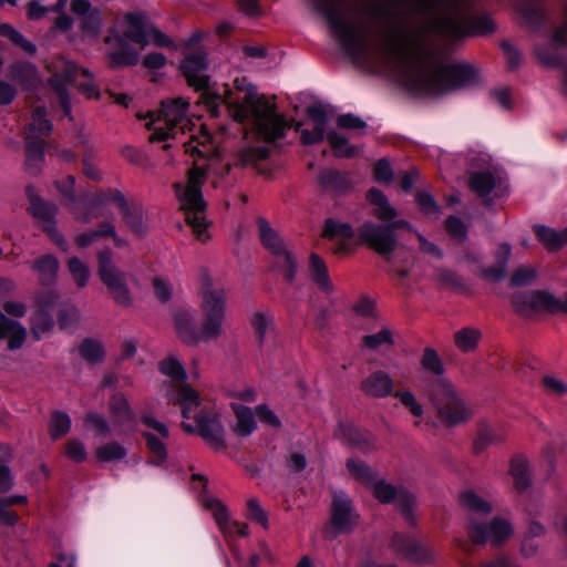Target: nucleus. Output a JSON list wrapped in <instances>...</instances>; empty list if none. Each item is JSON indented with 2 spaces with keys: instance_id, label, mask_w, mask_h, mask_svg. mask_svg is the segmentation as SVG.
<instances>
[{
  "instance_id": "f257e3e1",
  "label": "nucleus",
  "mask_w": 567,
  "mask_h": 567,
  "mask_svg": "<svg viewBox=\"0 0 567 567\" xmlns=\"http://www.w3.org/2000/svg\"><path fill=\"white\" fill-rule=\"evenodd\" d=\"M329 23L346 53L358 64L382 66L399 76L411 91L442 95L475 83L476 70L467 63L443 64L427 52L420 37L402 24L413 13L433 16L431 27L447 37L461 34L455 7L444 9L441 0H379L370 8L374 22L383 24L379 42H369L355 24L342 17V0H309Z\"/></svg>"
},
{
  "instance_id": "f03ea898",
  "label": "nucleus",
  "mask_w": 567,
  "mask_h": 567,
  "mask_svg": "<svg viewBox=\"0 0 567 567\" xmlns=\"http://www.w3.org/2000/svg\"><path fill=\"white\" fill-rule=\"evenodd\" d=\"M214 116L217 105L228 106L231 116L243 123L251 121L257 134L265 141H275L284 136L286 122L276 113L275 105L265 96L259 95L255 85L246 78H236L234 86L225 87L223 95L206 94L203 96Z\"/></svg>"
},
{
  "instance_id": "7ed1b4c3",
  "label": "nucleus",
  "mask_w": 567,
  "mask_h": 567,
  "mask_svg": "<svg viewBox=\"0 0 567 567\" xmlns=\"http://www.w3.org/2000/svg\"><path fill=\"white\" fill-rule=\"evenodd\" d=\"M200 311L203 322L199 328L195 326V316L190 310H179L174 316L176 332L185 344L196 346L223 336L226 320L225 289L205 284L200 291Z\"/></svg>"
},
{
  "instance_id": "20e7f679",
  "label": "nucleus",
  "mask_w": 567,
  "mask_h": 567,
  "mask_svg": "<svg viewBox=\"0 0 567 567\" xmlns=\"http://www.w3.org/2000/svg\"><path fill=\"white\" fill-rule=\"evenodd\" d=\"M460 504L466 512V532L474 544L501 545L514 534L512 523L505 518L496 517L486 523L484 517L492 512V505L473 491H465L460 495Z\"/></svg>"
},
{
  "instance_id": "39448f33",
  "label": "nucleus",
  "mask_w": 567,
  "mask_h": 567,
  "mask_svg": "<svg viewBox=\"0 0 567 567\" xmlns=\"http://www.w3.org/2000/svg\"><path fill=\"white\" fill-rule=\"evenodd\" d=\"M347 468L352 476L372 491L379 502L384 504L394 503L406 524L415 525L414 508L416 506V498L411 492L403 487H395L379 477L378 473L363 462L349 458L347 461Z\"/></svg>"
},
{
  "instance_id": "423d86ee",
  "label": "nucleus",
  "mask_w": 567,
  "mask_h": 567,
  "mask_svg": "<svg viewBox=\"0 0 567 567\" xmlns=\"http://www.w3.org/2000/svg\"><path fill=\"white\" fill-rule=\"evenodd\" d=\"M205 179L206 173L204 168L194 164L188 171L186 178L175 185L181 207L186 215V221L192 226L196 238L202 243L207 241L209 238L206 230V202L202 194V186Z\"/></svg>"
},
{
  "instance_id": "0eeeda50",
  "label": "nucleus",
  "mask_w": 567,
  "mask_h": 567,
  "mask_svg": "<svg viewBox=\"0 0 567 567\" xmlns=\"http://www.w3.org/2000/svg\"><path fill=\"white\" fill-rule=\"evenodd\" d=\"M188 107L189 103L185 99L177 97L162 102V107L156 114L150 112L138 117L140 120L150 118L146 126L154 131L150 137L151 141H166L192 130Z\"/></svg>"
},
{
  "instance_id": "6e6552de",
  "label": "nucleus",
  "mask_w": 567,
  "mask_h": 567,
  "mask_svg": "<svg viewBox=\"0 0 567 567\" xmlns=\"http://www.w3.org/2000/svg\"><path fill=\"white\" fill-rule=\"evenodd\" d=\"M51 84L59 94L60 103L65 116L71 115V103L65 91V85L75 86L82 94L91 99H97L99 89L94 83L92 73L76 66L72 62L60 60L54 66Z\"/></svg>"
},
{
  "instance_id": "1a4fd4ad",
  "label": "nucleus",
  "mask_w": 567,
  "mask_h": 567,
  "mask_svg": "<svg viewBox=\"0 0 567 567\" xmlns=\"http://www.w3.org/2000/svg\"><path fill=\"white\" fill-rule=\"evenodd\" d=\"M430 395L439 419L449 426L465 423L473 415L472 408L447 379L441 378L433 384Z\"/></svg>"
},
{
  "instance_id": "9d476101",
  "label": "nucleus",
  "mask_w": 567,
  "mask_h": 567,
  "mask_svg": "<svg viewBox=\"0 0 567 567\" xmlns=\"http://www.w3.org/2000/svg\"><path fill=\"white\" fill-rule=\"evenodd\" d=\"M97 260L100 279L107 287L113 300L121 307H131L133 297L126 284V275L115 266L111 251H100Z\"/></svg>"
},
{
  "instance_id": "9b49d317",
  "label": "nucleus",
  "mask_w": 567,
  "mask_h": 567,
  "mask_svg": "<svg viewBox=\"0 0 567 567\" xmlns=\"http://www.w3.org/2000/svg\"><path fill=\"white\" fill-rule=\"evenodd\" d=\"M512 303L515 310L524 316L537 312L567 313V295L564 300H560L544 290L515 293L512 297Z\"/></svg>"
},
{
  "instance_id": "f8f14e48",
  "label": "nucleus",
  "mask_w": 567,
  "mask_h": 567,
  "mask_svg": "<svg viewBox=\"0 0 567 567\" xmlns=\"http://www.w3.org/2000/svg\"><path fill=\"white\" fill-rule=\"evenodd\" d=\"M127 30L124 35L133 42L146 47L151 43L162 48H173L174 42L155 25L146 22L142 13L125 14Z\"/></svg>"
},
{
  "instance_id": "ddd939ff",
  "label": "nucleus",
  "mask_w": 567,
  "mask_h": 567,
  "mask_svg": "<svg viewBox=\"0 0 567 567\" xmlns=\"http://www.w3.org/2000/svg\"><path fill=\"white\" fill-rule=\"evenodd\" d=\"M402 227L412 229V226L405 220L393 221L391 228L367 221L360 227V238L378 254L389 257L396 247L394 230Z\"/></svg>"
},
{
  "instance_id": "4468645a",
  "label": "nucleus",
  "mask_w": 567,
  "mask_h": 567,
  "mask_svg": "<svg viewBox=\"0 0 567 567\" xmlns=\"http://www.w3.org/2000/svg\"><path fill=\"white\" fill-rule=\"evenodd\" d=\"M258 228L262 245L274 255L278 267H281L284 270L285 278L288 281H292L296 277L297 264L291 254L286 249L282 239L265 219L258 220Z\"/></svg>"
},
{
  "instance_id": "2eb2a0df",
  "label": "nucleus",
  "mask_w": 567,
  "mask_h": 567,
  "mask_svg": "<svg viewBox=\"0 0 567 567\" xmlns=\"http://www.w3.org/2000/svg\"><path fill=\"white\" fill-rule=\"evenodd\" d=\"M330 523L336 534L351 533L360 523L353 501L344 491L333 493Z\"/></svg>"
},
{
  "instance_id": "dca6fc26",
  "label": "nucleus",
  "mask_w": 567,
  "mask_h": 567,
  "mask_svg": "<svg viewBox=\"0 0 567 567\" xmlns=\"http://www.w3.org/2000/svg\"><path fill=\"white\" fill-rule=\"evenodd\" d=\"M14 483L11 470L6 464H0V524L13 526L18 522V515L8 509V507L27 504L28 497L22 494L4 495L9 492Z\"/></svg>"
},
{
  "instance_id": "f3484780",
  "label": "nucleus",
  "mask_w": 567,
  "mask_h": 567,
  "mask_svg": "<svg viewBox=\"0 0 567 567\" xmlns=\"http://www.w3.org/2000/svg\"><path fill=\"white\" fill-rule=\"evenodd\" d=\"M145 429L143 436L150 452L157 458L158 463H163L167 458V441L169 439L168 427L153 416L145 415L142 419Z\"/></svg>"
},
{
  "instance_id": "a211bd4d",
  "label": "nucleus",
  "mask_w": 567,
  "mask_h": 567,
  "mask_svg": "<svg viewBox=\"0 0 567 567\" xmlns=\"http://www.w3.org/2000/svg\"><path fill=\"white\" fill-rule=\"evenodd\" d=\"M30 210L53 243L63 251H66L68 244L55 226L54 217L56 215V207L47 203L42 198L34 196L31 198Z\"/></svg>"
},
{
  "instance_id": "6ab92c4d",
  "label": "nucleus",
  "mask_w": 567,
  "mask_h": 567,
  "mask_svg": "<svg viewBox=\"0 0 567 567\" xmlns=\"http://www.w3.org/2000/svg\"><path fill=\"white\" fill-rule=\"evenodd\" d=\"M392 547L400 556L413 564H429L435 557L433 549L429 546L402 534L394 535Z\"/></svg>"
},
{
  "instance_id": "aec40b11",
  "label": "nucleus",
  "mask_w": 567,
  "mask_h": 567,
  "mask_svg": "<svg viewBox=\"0 0 567 567\" xmlns=\"http://www.w3.org/2000/svg\"><path fill=\"white\" fill-rule=\"evenodd\" d=\"M202 506L214 517L218 528L224 534H230L235 529L240 536H247V526L239 523H230L226 506L216 497L205 495L200 499Z\"/></svg>"
},
{
  "instance_id": "412c9836",
  "label": "nucleus",
  "mask_w": 567,
  "mask_h": 567,
  "mask_svg": "<svg viewBox=\"0 0 567 567\" xmlns=\"http://www.w3.org/2000/svg\"><path fill=\"white\" fill-rule=\"evenodd\" d=\"M207 58L204 52L188 54L182 62V70L189 85L204 90L208 85Z\"/></svg>"
},
{
  "instance_id": "4be33fe9",
  "label": "nucleus",
  "mask_w": 567,
  "mask_h": 567,
  "mask_svg": "<svg viewBox=\"0 0 567 567\" xmlns=\"http://www.w3.org/2000/svg\"><path fill=\"white\" fill-rule=\"evenodd\" d=\"M71 11L81 18V32L84 37L96 38L102 28V17L87 0H72Z\"/></svg>"
},
{
  "instance_id": "5701e85b",
  "label": "nucleus",
  "mask_w": 567,
  "mask_h": 567,
  "mask_svg": "<svg viewBox=\"0 0 567 567\" xmlns=\"http://www.w3.org/2000/svg\"><path fill=\"white\" fill-rule=\"evenodd\" d=\"M307 116L312 124V130L301 128L300 125L297 130L300 132L302 143L310 145L324 138L328 114L323 105H313L308 107Z\"/></svg>"
},
{
  "instance_id": "b1692460",
  "label": "nucleus",
  "mask_w": 567,
  "mask_h": 567,
  "mask_svg": "<svg viewBox=\"0 0 567 567\" xmlns=\"http://www.w3.org/2000/svg\"><path fill=\"white\" fill-rule=\"evenodd\" d=\"M364 394L372 398H386L393 391V380L389 373L382 370L370 373L361 383Z\"/></svg>"
},
{
  "instance_id": "393cba45",
  "label": "nucleus",
  "mask_w": 567,
  "mask_h": 567,
  "mask_svg": "<svg viewBox=\"0 0 567 567\" xmlns=\"http://www.w3.org/2000/svg\"><path fill=\"white\" fill-rule=\"evenodd\" d=\"M168 388V385H164L163 388L168 401L182 408L184 419L192 417V413L199 406L198 393L186 384V382L181 384V389L176 392H171Z\"/></svg>"
},
{
  "instance_id": "a878e982",
  "label": "nucleus",
  "mask_w": 567,
  "mask_h": 567,
  "mask_svg": "<svg viewBox=\"0 0 567 567\" xmlns=\"http://www.w3.org/2000/svg\"><path fill=\"white\" fill-rule=\"evenodd\" d=\"M195 421L200 436L212 447L216 450L225 447L224 429L217 419L202 415L195 417Z\"/></svg>"
},
{
  "instance_id": "bb28decb",
  "label": "nucleus",
  "mask_w": 567,
  "mask_h": 567,
  "mask_svg": "<svg viewBox=\"0 0 567 567\" xmlns=\"http://www.w3.org/2000/svg\"><path fill=\"white\" fill-rule=\"evenodd\" d=\"M105 43L109 45L116 43L118 45V49L111 50L109 53L115 65H135L138 63L140 54L120 35L107 37Z\"/></svg>"
},
{
  "instance_id": "cd10ccee",
  "label": "nucleus",
  "mask_w": 567,
  "mask_h": 567,
  "mask_svg": "<svg viewBox=\"0 0 567 567\" xmlns=\"http://www.w3.org/2000/svg\"><path fill=\"white\" fill-rule=\"evenodd\" d=\"M309 276L321 291L326 293L333 291L334 287L329 277L328 267L324 260L317 254H311L310 256Z\"/></svg>"
},
{
  "instance_id": "c85d7f7f",
  "label": "nucleus",
  "mask_w": 567,
  "mask_h": 567,
  "mask_svg": "<svg viewBox=\"0 0 567 567\" xmlns=\"http://www.w3.org/2000/svg\"><path fill=\"white\" fill-rule=\"evenodd\" d=\"M231 408L236 415V423L233 427L234 432L241 437H247L257 429V422L250 408L239 403H231Z\"/></svg>"
},
{
  "instance_id": "c756f323",
  "label": "nucleus",
  "mask_w": 567,
  "mask_h": 567,
  "mask_svg": "<svg viewBox=\"0 0 567 567\" xmlns=\"http://www.w3.org/2000/svg\"><path fill=\"white\" fill-rule=\"evenodd\" d=\"M534 231L539 241L549 251L558 250L567 244V228L563 231H558L545 225H535Z\"/></svg>"
},
{
  "instance_id": "7c9ffc66",
  "label": "nucleus",
  "mask_w": 567,
  "mask_h": 567,
  "mask_svg": "<svg viewBox=\"0 0 567 567\" xmlns=\"http://www.w3.org/2000/svg\"><path fill=\"white\" fill-rule=\"evenodd\" d=\"M369 202L374 206L373 214L383 221H393L396 217V210L390 205L386 196L379 189L372 188L368 193Z\"/></svg>"
},
{
  "instance_id": "2f4dec72",
  "label": "nucleus",
  "mask_w": 567,
  "mask_h": 567,
  "mask_svg": "<svg viewBox=\"0 0 567 567\" xmlns=\"http://www.w3.org/2000/svg\"><path fill=\"white\" fill-rule=\"evenodd\" d=\"M509 474L514 480L516 489L523 492L529 487L532 483L530 471L528 461L524 456L518 455L512 458Z\"/></svg>"
},
{
  "instance_id": "473e14b6",
  "label": "nucleus",
  "mask_w": 567,
  "mask_h": 567,
  "mask_svg": "<svg viewBox=\"0 0 567 567\" xmlns=\"http://www.w3.org/2000/svg\"><path fill=\"white\" fill-rule=\"evenodd\" d=\"M11 76L27 90L35 87L40 82L35 66L30 63L12 66Z\"/></svg>"
},
{
  "instance_id": "72a5a7b5",
  "label": "nucleus",
  "mask_w": 567,
  "mask_h": 567,
  "mask_svg": "<svg viewBox=\"0 0 567 567\" xmlns=\"http://www.w3.org/2000/svg\"><path fill=\"white\" fill-rule=\"evenodd\" d=\"M52 128V123L45 117V110L38 107L32 113V123L29 125L27 140H38L51 133Z\"/></svg>"
},
{
  "instance_id": "f704fd0d",
  "label": "nucleus",
  "mask_w": 567,
  "mask_h": 567,
  "mask_svg": "<svg viewBox=\"0 0 567 567\" xmlns=\"http://www.w3.org/2000/svg\"><path fill=\"white\" fill-rule=\"evenodd\" d=\"M482 333L473 327L460 329L454 334V342L462 352H472L476 349Z\"/></svg>"
},
{
  "instance_id": "c9c22d12",
  "label": "nucleus",
  "mask_w": 567,
  "mask_h": 567,
  "mask_svg": "<svg viewBox=\"0 0 567 567\" xmlns=\"http://www.w3.org/2000/svg\"><path fill=\"white\" fill-rule=\"evenodd\" d=\"M326 238L336 240H347L354 236L353 227L340 220L329 218L324 221L323 234Z\"/></svg>"
},
{
  "instance_id": "e433bc0d",
  "label": "nucleus",
  "mask_w": 567,
  "mask_h": 567,
  "mask_svg": "<svg viewBox=\"0 0 567 567\" xmlns=\"http://www.w3.org/2000/svg\"><path fill=\"white\" fill-rule=\"evenodd\" d=\"M159 371L179 384H184L187 380L184 365L174 354L168 355L159 362Z\"/></svg>"
},
{
  "instance_id": "4c0bfd02",
  "label": "nucleus",
  "mask_w": 567,
  "mask_h": 567,
  "mask_svg": "<svg viewBox=\"0 0 567 567\" xmlns=\"http://www.w3.org/2000/svg\"><path fill=\"white\" fill-rule=\"evenodd\" d=\"M126 454V449L117 442L105 443L95 450L96 458L103 463L122 461Z\"/></svg>"
},
{
  "instance_id": "58836bf2",
  "label": "nucleus",
  "mask_w": 567,
  "mask_h": 567,
  "mask_svg": "<svg viewBox=\"0 0 567 567\" xmlns=\"http://www.w3.org/2000/svg\"><path fill=\"white\" fill-rule=\"evenodd\" d=\"M53 318L43 309L33 313L31 317V333L35 340H40L44 334L53 329Z\"/></svg>"
},
{
  "instance_id": "ea45409f",
  "label": "nucleus",
  "mask_w": 567,
  "mask_h": 567,
  "mask_svg": "<svg viewBox=\"0 0 567 567\" xmlns=\"http://www.w3.org/2000/svg\"><path fill=\"white\" fill-rule=\"evenodd\" d=\"M327 138L333 148L334 155L340 157H352L357 154L358 148L348 142V138L337 132L331 131L328 133Z\"/></svg>"
},
{
  "instance_id": "a19ab883",
  "label": "nucleus",
  "mask_w": 567,
  "mask_h": 567,
  "mask_svg": "<svg viewBox=\"0 0 567 567\" xmlns=\"http://www.w3.org/2000/svg\"><path fill=\"white\" fill-rule=\"evenodd\" d=\"M495 177L491 173L474 174L470 179V186L481 197L488 196L495 188Z\"/></svg>"
},
{
  "instance_id": "79ce46f5",
  "label": "nucleus",
  "mask_w": 567,
  "mask_h": 567,
  "mask_svg": "<svg viewBox=\"0 0 567 567\" xmlns=\"http://www.w3.org/2000/svg\"><path fill=\"white\" fill-rule=\"evenodd\" d=\"M250 323L257 334L259 343H262L268 332L272 329L274 318L268 313L256 311L250 317Z\"/></svg>"
},
{
  "instance_id": "37998d69",
  "label": "nucleus",
  "mask_w": 567,
  "mask_h": 567,
  "mask_svg": "<svg viewBox=\"0 0 567 567\" xmlns=\"http://www.w3.org/2000/svg\"><path fill=\"white\" fill-rule=\"evenodd\" d=\"M59 267V260L52 255L40 258L33 265V269L38 271L41 280H51L55 278Z\"/></svg>"
},
{
  "instance_id": "c03bdc74",
  "label": "nucleus",
  "mask_w": 567,
  "mask_h": 567,
  "mask_svg": "<svg viewBox=\"0 0 567 567\" xmlns=\"http://www.w3.org/2000/svg\"><path fill=\"white\" fill-rule=\"evenodd\" d=\"M502 441L503 436L496 430L489 426H483L480 429L477 437L475 439L474 449L480 453Z\"/></svg>"
},
{
  "instance_id": "a18cd8bd",
  "label": "nucleus",
  "mask_w": 567,
  "mask_h": 567,
  "mask_svg": "<svg viewBox=\"0 0 567 567\" xmlns=\"http://www.w3.org/2000/svg\"><path fill=\"white\" fill-rule=\"evenodd\" d=\"M79 350L82 358L91 363L101 362L105 355L102 343L94 339L84 340Z\"/></svg>"
},
{
  "instance_id": "49530a36",
  "label": "nucleus",
  "mask_w": 567,
  "mask_h": 567,
  "mask_svg": "<svg viewBox=\"0 0 567 567\" xmlns=\"http://www.w3.org/2000/svg\"><path fill=\"white\" fill-rule=\"evenodd\" d=\"M71 419L65 412L56 411L50 420V435L52 439H60L69 433Z\"/></svg>"
},
{
  "instance_id": "de8ad7c7",
  "label": "nucleus",
  "mask_w": 567,
  "mask_h": 567,
  "mask_svg": "<svg viewBox=\"0 0 567 567\" xmlns=\"http://www.w3.org/2000/svg\"><path fill=\"white\" fill-rule=\"evenodd\" d=\"M68 268L79 288L87 285L91 272L85 262L78 257H72L68 262Z\"/></svg>"
},
{
  "instance_id": "09e8293b",
  "label": "nucleus",
  "mask_w": 567,
  "mask_h": 567,
  "mask_svg": "<svg viewBox=\"0 0 567 567\" xmlns=\"http://www.w3.org/2000/svg\"><path fill=\"white\" fill-rule=\"evenodd\" d=\"M44 159V150L37 140H27V165L35 173Z\"/></svg>"
},
{
  "instance_id": "8fccbe9b",
  "label": "nucleus",
  "mask_w": 567,
  "mask_h": 567,
  "mask_svg": "<svg viewBox=\"0 0 567 567\" xmlns=\"http://www.w3.org/2000/svg\"><path fill=\"white\" fill-rule=\"evenodd\" d=\"M0 34L9 38L17 47L21 48L28 54L32 55L37 52V47L9 24L0 25Z\"/></svg>"
},
{
  "instance_id": "3c124183",
  "label": "nucleus",
  "mask_w": 567,
  "mask_h": 567,
  "mask_svg": "<svg viewBox=\"0 0 567 567\" xmlns=\"http://www.w3.org/2000/svg\"><path fill=\"white\" fill-rule=\"evenodd\" d=\"M269 148L265 145H246L239 151V161L243 165H252L257 161L268 156Z\"/></svg>"
},
{
  "instance_id": "603ef678",
  "label": "nucleus",
  "mask_w": 567,
  "mask_h": 567,
  "mask_svg": "<svg viewBox=\"0 0 567 567\" xmlns=\"http://www.w3.org/2000/svg\"><path fill=\"white\" fill-rule=\"evenodd\" d=\"M363 343L371 350L393 344V337L389 328H382L377 333L368 334L363 338Z\"/></svg>"
},
{
  "instance_id": "864d4df0",
  "label": "nucleus",
  "mask_w": 567,
  "mask_h": 567,
  "mask_svg": "<svg viewBox=\"0 0 567 567\" xmlns=\"http://www.w3.org/2000/svg\"><path fill=\"white\" fill-rule=\"evenodd\" d=\"M421 365L426 371L441 377L444 373V367L437 352L432 348H426L421 359Z\"/></svg>"
},
{
  "instance_id": "5fc2aeb1",
  "label": "nucleus",
  "mask_w": 567,
  "mask_h": 567,
  "mask_svg": "<svg viewBox=\"0 0 567 567\" xmlns=\"http://www.w3.org/2000/svg\"><path fill=\"white\" fill-rule=\"evenodd\" d=\"M111 410L120 423L128 422L133 417L127 400L121 394L112 398Z\"/></svg>"
},
{
  "instance_id": "6e6d98bb",
  "label": "nucleus",
  "mask_w": 567,
  "mask_h": 567,
  "mask_svg": "<svg viewBox=\"0 0 567 567\" xmlns=\"http://www.w3.org/2000/svg\"><path fill=\"white\" fill-rule=\"evenodd\" d=\"M537 277V271L530 266H522L515 270L511 278L512 287H524L530 285Z\"/></svg>"
},
{
  "instance_id": "4d7b16f0",
  "label": "nucleus",
  "mask_w": 567,
  "mask_h": 567,
  "mask_svg": "<svg viewBox=\"0 0 567 567\" xmlns=\"http://www.w3.org/2000/svg\"><path fill=\"white\" fill-rule=\"evenodd\" d=\"M543 385L550 395L563 396L567 393V383L553 374L543 378Z\"/></svg>"
},
{
  "instance_id": "13d9d810",
  "label": "nucleus",
  "mask_w": 567,
  "mask_h": 567,
  "mask_svg": "<svg viewBox=\"0 0 567 567\" xmlns=\"http://www.w3.org/2000/svg\"><path fill=\"white\" fill-rule=\"evenodd\" d=\"M395 396L400 400V402L406 406L411 413L417 417L421 419L423 415V408L422 405L416 401L414 394L410 391H399L395 393Z\"/></svg>"
},
{
  "instance_id": "bf43d9fd",
  "label": "nucleus",
  "mask_w": 567,
  "mask_h": 567,
  "mask_svg": "<svg viewBox=\"0 0 567 567\" xmlns=\"http://www.w3.org/2000/svg\"><path fill=\"white\" fill-rule=\"evenodd\" d=\"M256 414L260 422L267 426L279 429L281 426V421L277 416V414L270 410L265 404H259L256 406Z\"/></svg>"
},
{
  "instance_id": "052dcab7",
  "label": "nucleus",
  "mask_w": 567,
  "mask_h": 567,
  "mask_svg": "<svg viewBox=\"0 0 567 567\" xmlns=\"http://www.w3.org/2000/svg\"><path fill=\"white\" fill-rule=\"evenodd\" d=\"M209 141L210 136L206 132H204L200 137L192 135L190 140L184 143L185 152L192 155L195 153L203 155L206 152V143Z\"/></svg>"
},
{
  "instance_id": "680f3d73",
  "label": "nucleus",
  "mask_w": 567,
  "mask_h": 567,
  "mask_svg": "<svg viewBox=\"0 0 567 567\" xmlns=\"http://www.w3.org/2000/svg\"><path fill=\"white\" fill-rule=\"evenodd\" d=\"M65 454L70 460L78 463L83 462L87 456L84 444L76 439H73L66 443Z\"/></svg>"
},
{
  "instance_id": "e2e57ef3",
  "label": "nucleus",
  "mask_w": 567,
  "mask_h": 567,
  "mask_svg": "<svg viewBox=\"0 0 567 567\" xmlns=\"http://www.w3.org/2000/svg\"><path fill=\"white\" fill-rule=\"evenodd\" d=\"M416 203L424 214L427 216L439 217L441 212L434 198L430 194L419 193L416 195Z\"/></svg>"
},
{
  "instance_id": "0e129e2a",
  "label": "nucleus",
  "mask_w": 567,
  "mask_h": 567,
  "mask_svg": "<svg viewBox=\"0 0 567 567\" xmlns=\"http://www.w3.org/2000/svg\"><path fill=\"white\" fill-rule=\"evenodd\" d=\"M446 229L455 239L463 241L467 236V229L460 217L452 216L446 220Z\"/></svg>"
},
{
  "instance_id": "69168bd1",
  "label": "nucleus",
  "mask_w": 567,
  "mask_h": 567,
  "mask_svg": "<svg viewBox=\"0 0 567 567\" xmlns=\"http://www.w3.org/2000/svg\"><path fill=\"white\" fill-rule=\"evenodd\" d=\"M247 507L249 511V516L252 520L257 522L265 528L268 527V515L260 506L259 502L256 498H249L247 501Z\"/></svg>"
},
{
  "instance_id": "338daca9",
  "label": "nucleus",
  "mask_w": 567,
  "mask_h": 567,
  "mask_svg": "<svg viewBox=\"0 0 567 567\" xmlns=\"http://www.w3.org/2000/svg\"><path fill=\"white\" fill-rule=\"evenodd\" d=\"M285 465L290 473H300L307 466L306 455L301 452H291L287 455Z\"/></svg>"
},
{
  "instance_id": "774afa93",
  "label": "nucleus",
  "mask_w": 567,
  "mask_h": 567,
  "mask_svg": "<svg viewBox=\"0 0 567 567\" xmlns=\"http://www.w3.org/2000/svg\"><path fill=\"white\" fill-rule=\"evenodd\" d=\"M338 127L342 130H358L362 131L365 128V122L353 114H342L338 117L337 121Z\"/></svg>"
}]
</instances>
